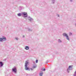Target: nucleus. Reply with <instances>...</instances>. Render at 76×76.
<instances>
[{
  "mask_svg": "<svg viewBox=\"0 0 76 76\" xmlns=\"http://www.w3.org/2000/svg\"><path fill=\"white\" fill-rule=\"evenodd\" d=\"M29 63V62H28L27 61H26V62L25 63V70H29L30 71V68L28 67V64Z\"/></svg>",
  "mask_w": 76,
  "mask_h": 76,
  "instance_id": "obj_1",
  "label": "nucleus"
},
{
  "mask_svg": "<svg viewBox=\"0 0 76 76\" xmlns=\"http://www.w3.org/2000/svg\"><path fill=\"white\" fill-rule=\"evenodd\" d=\"M73 66L72 65H70L69 66L68 68L66 70L67 73H69L70 70H73Z\"/></svg>",
  "mask_w": 76,
  "mask_h": 76,
  "instance_id": "obj_2",
  "label": "nucleus"
},
{
  "mask_svg": "<svg viewBox=\"0 0 76 76\" xmlns=\"http://www.w3.org/2000/svg\"><path fill=\"white\" fill-rule=\"evenodd\" d=\"M6 41V37L5 36H2V38H0V42H2V41Z\"/></svg>",
  "mask_w": 76,
  "mask_h": 76,
  "instance_id": "obj_3",
  "label": "nucleus"
},
{
  "mask_svg": "<svg viewBox=\"0 0 76 76\" xmlns=\"http://www.w3.org/2000/svg\"><path fill=\"white\" fill-rule=\"evenodd\" d=\"M21 14L22 15H23V17L24 18L28 17V14H27V13H26V12H22Z\"/></svg>",
  "mask_w": 76,
  "mask_h": 76,
  "instance_id": "obj_4",
  "label": "nucleus"
},
{
  "mask_svg": "<svg viewBox=\"0 0 76 76\" xmlns=\"http://www.w3.org/2000/svg\"><path fill=\"white\" fill-rule=\"evenodd\" d=\"M63 36L64 37H66L67 39V40H69V36H68V35H67V34L66 33H64L63 34Z\"/></svg>",
  "mask_w": 76,
  "mask_h": 76,
  "instance_id": "obj_5",
  "label": "nucleus"
},
{
  "mask_svg": "<svg viewBox=\"0 0 76 76\" xmlns=\"http://www.w3.org/2000/svg\"><path fill=\"white\" fill-rule=\"evenodd\" d=\"M12 71L14 72L15 73H17V69L16 67H14V68H12Z\"/></svg>",
  "mask_w": 76,
  "mask_h": 76,
  "instance_id": "obj_6",
  "label": "nucleus"
},
{
  "mask_svg": "<svg viewBox=\"0 0 76 76\" xmlns=\"http://www.w3.org/2000/svg\"><path fill=\"white\" fill-rule=\"evenodd\" d=\"M28 20L30 21V22H32V21H33V19H32V18H31L30 16H29L28 18Z\"/></svg>",
  "mask_w": 76,
  "mask_h": 76,
  "instance_id": "obj_7",
  "label": "nucleus"
},
{
  "mask_svg": "<svg viewBox=\"0 0 76 76\" xmlns=\"http://www.w3.org/2000/svg\"><path fill=\"white\" fill-rule=\"evenodd\" d=\"M4 64L3 63V62L0 61V67L1 68L2 66H3Z\"/></svg>",
  "mask_w": 76,
  "mask_h": 76,
  "instance_id": "obj_8",
  "label": "nucleus"
},
{
  "mask_svg": "<svg viewBox=\"0 0 76 76\" xmlns=\"http://www.w3.org/2000/svg\"><path fill=\"white\" fill-rule=\"evenodd\" d=\"M25 50H28L29 49V47L28 46H26L25 47Z\"/></svg>",
  "mask_w": 76,
  "mask_h": 76,
  "instance_id": "obj_9",
  "label": "nucleus"
},
{
  "mask_svg": "<svg viewBox=\"0 0 76 76\" xmlns=\"http://www.w3.org/2000/svg\"><path fill=\"white\" fill-rule=\"evenodd\" d=\"M58 41L59 43H61V42H62V41H61L60 39H58Z\"/></svg>",
  "mask_w": 76,
  "mask_h": 76,
  "instance_id": "obj_10",
  "label": "nucleus"
},
{
  "mask_svg": "<svg viewBox=\"0 0 76 76\" xmlns=\"http://www.w3.org/2000/svg\"><path fill=\"white\" fill-rule=\"evenodd\" d=\"M55 2H56L55 0H52V4H54Z\"/></svg>",
  "mask_w": 76,
  "mask_h": 76,
  "instance_id": "obj_11",
  "label": "nucleus"
},
{
  "mask_svg": "<svg viewBox=\"0 0 76 76\" xmlns=\"http://www.w3.org/2000/svg\"><path fill=\"white\" fill-rule=\"evenodd\" d=\"M17 15L18 16H22V14L20 13H19L17 14Z\"/></svg>",
  "mask_w": 76,
  "mask_h": 76,
  "instance_id": "obj_12",
  "label": "nucleus"
},
{
  "mask_svg": "<svg viewBox=\"0 0 76 76\" xmlns=\"http://www.w3.org/2000/svg\"><path fill=\"white\" fill-rule=\"evenodd\" d=\"M36 67H37V65H33V69H35V68H36Z\"/></svg>",
  "mask_w": 76,
  "mask_h": 76,
  "instance_id": "obj_13",
  "label": "nucleus"
},
{
  "mask_svg": "<svg viewBox=\"0 0 76 76\" xmlns=\"http://www.w3.org/2000/svg\"><path fill=\"white\" fill-rule=\"evenodd\" d=\"M27 29L28 30V31L30 32L31 31H32V29L28 28H27Z\"/></svg>",
  "mask_w": 76,
  "mask_h": 76,
  "instance_id": "obj_14",
  "label": "nucleus"
},
{
  "mask_svg": "<svg viewBox=\"0 0 76 76\" xmlns=\"http://www.w3.org/2000/svg\"><path fill=\"white\" fill-rule=\"evenodd\" d=\"M42 75H43V72H42L40 73L39 74V76H42Z\"/></svg>",
  "mask_w": 76,
  "mask_h": 76,
  "instance_id": "obj_15",
  "label": "nucleus"
},
{
  "mask_svg": "<svg viewBox=\"0 0 76 76\" xmlns=\"http://www.w3.org/2000/svg\"><path fill=\"white\" fill-rule=\"evenodd\" d=\"M73 76H76V71L74 73Z\"/></svg>",
  "mask_w": 76,
  "mask_h": 76,
  "instance_id": "obj_16",
  "label": "nucleus"
},
{
  "mask_svg": "<svg viewBox=\"0 0 76 76\" xmlns=\"http://www.w3.org/2000/svg\"><path fill=\"white\" fill-rule=\"evenodd\" d=\"M69 36H71V35H72V33L70 32L69 33Z\"/></svg>",
  "mask_w": 76,
  "mask_h": 76,
  "instance_id": "obj_17",
  "label": "nucleus"
},
{
  "mask_svg": "<svg viewBox=\"0 0 76 76\" xmlns=\"http://www.w3.org/2000/svg\"><path fill=\"white\" fill-rule=\"evenodd\" d=\"M38 60H36V63H38Z\"/></svg>",
  "mask_w": 76,
  "mask_h": 76,
  "instance_id": "obj_18",
  "label": "nucleus"
},
{
  "mask_svg": "<svg viewBox=\"0 0 76 76\" xmlns=\"http://www.w3.org/2000/svg\"><path fill=\"white\" fill-rule=\"evenodd\" d=\"M57 16H58V17H60V16L59 15H58V14H57Z\"/></svg>",
  "mask_w": 76,
  "mask_h": 76,
  "instance_id": "obj_19",
  "label": "nucleus"
},
{
  "mask_svg": "<svg viewBox=\"0 0 76 76\" xmlns=\"http://www.w3.org/2000/svg\"><path fill=\"white\" fill-rule=\"evenodd\" d=\"M15 39H16V40H18V38L16 37L15 38Z\"/></svg>",
  "mask_w": 76,
  "mask_h": 76,
  "instance_id": "obj_20",
  "label": "nucleus"
},
{
  "mask_svg": "<svg viewBox=\"0 0 76 76\" xmlns=\"http://www.w3.org/2000/svg\"><path fill=\"white\" fill-rule=\"evenodd\" d=\"M33 64H35V61H33Z\"/></svg>",
  "mask_w": 76,
  "mask_h": 76,
  "instance_id": "obj_21",
  "label": "nucleus"
},
{
  "mask_svg": "<svg viewBox=\"0 0 76 76\" xmlns=\"http://www.w3.org/2000/svg\"><path fill=\"white\" fill-rule=\"evenodd\" d=\"M48 61H47L46 62V63H48Z\"/></svg>",
  "mask_w": 76,
  "mask_h": 76,
  "instance_id": "obj_22",
  "label": "nucleus"
},
{
  "mask_svg": "<svg viewBox=\"0 0 76 76\" xmlns=\"http://www.w3.org/2000/svg\"><path fill=\"white\" fill-rule=\"evenodd\" d=\"M30 70L31 69L32 71L33 70V69H32V68H30Z\"/></svg>",
  "mask_w": 76,
  "mask_h": 76,
  "instance_id": "obj_23",
  "label": "nucleus"
},
{
  "mask_svg": "<svg viewBox=\"0 0 76 76\" xmlns=\"http://www.w3.org/2000/svg\"><path fill=\"white\" fill-rule=\"evenodd\" d=\"M43 71H45V69H43Z\"/></svg>",
  "mask_w": 76,
  "mask_h": 76,
  "instance_id": "obj_24",
  "label": "nucleus"
},
{
  "mask_svg": "<svg viewBox=\"0 0 76 76\" xmlns=\"http://www.w3.org/2000/svg\"><path fill=\"white\" fill-rule=\"evenodd\" d=\"M70 1H71V2H72V0H70Z\"/></svg>",
  "mask_w": 76,
  "mask_h": 76,
  "instance_id": "obj_25",
  "label": "nucleus"
},
{
  "mask_svg": "<svg viewBox=\"0 0 76 76\" xmlns=\"http://www.w3.org/2000/svg\"><path fill=\"white\" fill-rule=\"evenodd\" d=\"M23 38H24V37H25V36L24 35H23Z\"/></svg>",
  "mask_w": 76,
  "mask_h": 76,
  "instance_id": "obj_26",
  "label": "nucleus"
},
{
  "mask_svg": "<svg viewBox=\"0 0 76 76\" xmlns=\"http://www.w3.org/2000/svg\"><path fill=\"white\" fill-rule=\"evenodd\" d=\"M9 76H10V74H9Z\"/></svg>",
  "mask_w": 76,
  "mask_h": 76,
  "instance_id": "obj_27",
  "label": "nucleus"
},
{
  "mask_svg": "<svg viewBox=\"0 0 76 76\" xmlns=\"http://www.w3.org/2000/svg\"><path fill=\"white\" fill-rule=\"evenodd\" d=\"M42 71H43V70H42Z\"/></svg>",
  "mask_w": 76,
  "mask_h": 76,
  "instance_id": "obj_28",
  "label": "nucleus"
},
{
  "mask_svg": "<svg viewBox=\"0 0 76 76\" xmlns=\"http://www.w3.org/2000/svg\"><path fill=\"white\" fill-rule=\"evenodd\" d=\"M75 25L76 26V23L75 24Z\"/></svg>",
  "mask_w": 76,
  "mask_h": 76,
  "instance_id": "obj_29",
  "label": "nucleus"
},
{
  "mask_svg": "<svg viewBox=\"0 0 76 76\" xmlns=\"http://www.w3.org/2000/svg\"><path fill=\"white\" fill-rule=\"evenodd\" d=\"M40 72H41V71Z\"/></svg>",
  "mask_w": 76,
  "mask_h": 76,
  "instance_id": "obj_30",
  "label": "nucleus"
}]
</instances>
